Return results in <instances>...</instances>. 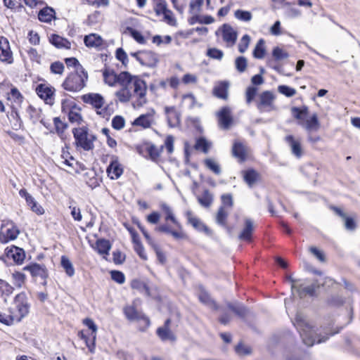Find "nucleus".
<instances>
[{
    "label": "nucleus",
    "mask_w": 360,
    "mask_h": 360,
    "mask_svg": "<svg viewBox=\"0 0 360 360\" xmlns=\"http://www.w3.org/2000/svg\"><path fill=\"white\" fill-rule=\"evenodd\" d=\"M122 88L115 93L121 103H127L131 97H136L134 106H143L148 101L146 98L147 85L146 82L138 76L131 75L125 82L120 84Z\"/></svg>",
    "instance_id": "1"
},
{
    "label": "nucleus",
    "mask_w": 360,
    "mask_h": 360,
    "mask_svg": "<svg viewBox=\"0 0 360 360\" xmlns=\"http://www.w3.org/2000/svg\"><path fill=\"white\" fill-rule=\"evenodd\" d=\"M293 324L300 333L304 344L308 347L314 345L315 342H323L328 338V337L325 336L319 338L318 334L314 330V326L309 323L306 317L301 313L296 314Z\"/></svg>",
    "instance_id": "2"
},
{
    "label": "nucleus",
    "mask_w": 360,
    "mask_h": 360,
    "mask_svg": "<svg viewBox=\"0 0 360 360\" xmlns=\"http://www.w3.org/2000/svg\"><path fill=\"white\" fill-rule=\"evenodd\" d=\"M30 304L25 292H21L15 295L8 312L13 314L15 322H20L30 311Z\"/></svg>",
    "instance_id": "3"
},
{
    "label": "nucleus",
    "mask_w": 360,
    "mask_h": 360,
    "mask_svg": "<svg viewBox=\"0 0 360 360\" xmlns=\"http://www.w3.org/2000/svg\"><path fill=\"white\" fill-rule=\"evenodd\" d=\"M88 79V73L72 72L64 80L62 86L64 89L71 92H77L81 91L86 85Z\"/></svg>",
    "instance_id": "4"
},
{
    "label": "nucleus",
    "mask_w": 360,
    "mask_h": 360,
    "mask_svg": "<svg viewBox=\"0 0 360 360\" xmlns=\"http://www.w3.org/2000/svg\"><path fill=\"white\" fill-rule=\"evenodd\" d=\"M72 134L77 147L86 151L94 149V141L96 139V136L89 134L86 127L75 128L72 130Z\"/></svg>",
    "instance_id": "5"
},
{
    "label": "nucleus",
    "mask_w": 360,
    "mask_h": 360,
    "mask_svg": "<svg viewBox=\"0 0 360 360\" xmlns=\"http://www.w3.org/2000/svg\"><path fill=\"white\" fill-rule=\"evenodd\" d=\"M131 75L126 71L122 72L120 74H116L113 70L105 68L103 72V76L105 83L110 86H113L115 84H125L127 79L129 78Z\"/></svg>",
    "instance_id": "6"
},
{
    "label": "nucleus",
    "mask_w": 360,
    "mask_h": 360,
    "mask_svg": "<svg viewBox=\"0 0 360 360\" xmlns=\"http://www.w3.org/2000/svg\"><path fill=\"white\" fill-rule=\"evenodd\" d=\"M20 231L18 227L12 221H7L1 226L0 242L7 243L10 240L16 239Z\"/></svg>",
    "instance_id": "7"
},
{
    "label": "nucleus",
    "mask_w": 360,
    "mask_h": 360,
    "mask_svg": "<svg viewBox=\"0 0 360 360\" xmlns=\"http://www.w3.org/2000/svg\"><path fill=\"white\" fill-rule=\"evenodd\" d=\"M218 117L219 127L224 129L228 130L231 128L233 123L231 109L229 106H224L217 112Z\"/></svg>",
    "instance_id": "8"
},
{
    "label": "nucleus",
    "mask_w": 360,
    "mask_h": 360,
    "mask_svg": "<svg viewBox=\"0 0 360 360\" xmlns=\"http://www.w3.org/2000/svg\"><path fill=\"white\" fill-rule=\"evenodd\" d=\"M275 99L274 94L269 91L262 92L259 95L257 108L260 111L269 112L274 109L273 103Z\"/></svg>",
    "instance_id": "9"
},
{
    "label": "nucleus",
    "mask_w": 360,
    "mask_h": 360,
    "mask_svg": "<svg viewBox=\"0 0 360 360\" xmlns=\"http://www.w3.org/2000/svg\"><path fill=\"white\" fill-rule=\"evenodd\" d=\"M288 279L292 283V289H296L300 297H302L306 295H309L310 296L315 295L316 290L320 287V284L318 283L317 281H315L306 287H302V285L297 286L295 283V280H294L291 276H289Z\"/></svg>",
    "instance_id": "10"
},
{
    "label": "nucleus",
    "mask_w": 360,
    "mask_h": 360,
    "mask_svg": "<svg viewBox=\"0 0 360 360\" xmlns=\"http://www.w3.org/2000/svg\"><path fill=\"white\" fill-rule=\"evenodd\" d=\"M0 60L11 64L13 61L9 41L5 37H0Z\"/></svg>",
    "instance_id": "11"
},
{
    "label": "nucleus",
    "mask_w": 360,
    "mask_h": 360,
    "mask_svg": "<svg viewBox=\"0 0 360 360\" xmlns=\"http://www.w3.org/2000/svg\"><path fill=\"white\" fill-rule=\"evenodd\" d=\"M24 271H28L34 278L39 277L42 280H46L49 277V272L46 266L43 264L33 263L27 265L23 268Z\"/></svg>",
    "instance_id": "12"
},
{
    "label": "nucleus",
    "mask_w": 360,
    "mask_h": 360,
    "mask_svg": "<svg viewBox=\"0 0 360 360\" xmlns=\"http://www.w3.org/2000/svg\"><path fill=\"white\" fill-rule=\"evenodd\" d=\"M19 195L20 197L25 199L27 205L30 207L32 212L37 214H43L44 213V208L38 204L35 199L27 191L26 189H20Z\"/></svg>",
    "instance_id": "13"
},
{
    "label": "nucleus",
    "mask_w": 360,
    "mask_h": 360,
    "mask_svg": "<svg viewBox=\"0 0 360 360\" xmlns=\"http://www.w3.org/2000/svg\"><path fill=\"white\" fill-rule=\"evenodd\" d=\"M55 89L52 86H47L44 84H40L36 89L38 96L44 99L47 104L52 105L53 103V94Z\"/></svg>",
    "instance_id": "14"
},
{
    "label": "nucleus",
    "mask_w": 360,
    "mask_h": 360,
    "mask_svg": "<svg viewBox=\"0 0 360 360\" xmlns=\"http://www.w3.org/2000/svg\"><path fill=\"white\" fill-rule=\"evenodd\" d=\"M123 311L128 320L133 321L142 319L144 321L146 325L149 326L150 319L143 314L138 311L134 306H126Z\"/></svg>",
    "instance_id": "15"
},
{
    "label": "nucleus",
    "mask_w": 360,
    "mask_h": 360,
    "mask_svg": "<svg viewBox=\"0 0 360 360\" xmlns=\"http://www.w3.org/2000/svg\"><path fill=\"white\" fill-rule=\"evenodd\" d=\"M106 172L108 176L112 179H118L123 173V169L118 161V158L112 156Z\"/></svg>",
    "instance_id": "16"
},
{
    "label": "nucleus",
    "mask_w": 360,
    "mask_h": 360,
    "mask_svg": "<svg viewBox=\"0 0 360 360\" xmlns=\"http://www.w3.org/2000/svg\"><path fill=\"white\" fill-rule=\"evenodd\" d=\"M165 113L167 116L168 125L170 127H176L180 124L181 114L174 106H166Z\"/></svg>",
    "instance_id": "17"
},
{
    "label": "nucleus",
    "mask_w": 360,
    "mask_h": 360,
    "mask_svg": "<svg viewBox=\"0 0 360 360\" xmlns=\"http://www.w3.org/2000/svg\"><path fill=\"white\" fill-rule=\"evenodd\" d=\"M6 256L13 259L16 264H21L25 258V253L23 249L12 245L5 250Z\"/></svg>",
    "instance_id": "18"
},
{
    "label": "nucleus",
    "mask_w": 360,
    "mask_h": 360,
    "mask_svg": "<svg viewBox=\"0 0 360 360\" xmlns=\"http://www.w3.org/2000/svg\"><path fill=\"white\" fill-rule=\"evenodd\" d=\"M171 323L170 319H167L164 323V326L162 327H159L157 330L156 333L158 336L161 339L162 341H175L176 340V336L172 332V330L169 328V326Z\"/></svg>",
    "instance_id": "19"
},
{
    "label": "nucleus",
    "mask_w": 360,
    "mask_h": 360,
    "mask_svg": "<svg viewBox=\"0 0 360 360\" xmlns=\"http://www.w3.org/2000/svg\"><path fill=\"white\" fill-rule=\"evenodd\" d=\"M139 56V62L143 66L154 67L158 61L156 54L152 51H140V55Z\"/></svg>",
    "instance_id": "20"
},
{
    "label": "nucleus",
    "mask_w": 360,
    "mask_h": 360,
    "mask_svg": "<svg viewBox=\"0 0 360 360\" xmlns=\"http://www.w3.org/2000/svg\"><path fill=\"white\" fill-rule=\"evenodd\" d=\"M221 30L223 40L229 45L233 46L237 39V32L229 24H224Z\"/></svg>",
    "instance_id": "21"
},
{
    "label": "nucleus",
    "mask_w": 360,
    "mask_h": 360,
    "mask_svg": "<svg viewBox=\"0 0 360 360\" xmlns=\"http://www.w3.org/2000/svg\"><path fill=\"white\" fill-rule=\"evenodd\" d=\"M82 101L85 103L91 105L97 110L101 109L104 104V98L99 94H84L82 97Z\"/></svg>",
    "instance_id": "22"
},
{
    "label": "nucleus",
    "mask_w": 360,
    "mask_h": 360,
    "mask_svg": "<svg viewBox=\"0 0 360 360\" xmlns=\"http://www.w3.org/2000/svg\"><path fill=\"white\" fill-rule=\"evenodd\" d=\"M285 141L290 146L292 154L296 158H300L303 155V150L300 141L295 139L292 135L286 136Z\"/></svg>",
    "instance_id": "23"
},
{
    "label": "nucleus",
    "mask_w": 360,
    "mask_h": 360,
    "mask_svg": "<svg viewBox=\"0 0 360 360\" xmlns=\"http://www.w3.org/2000/svg\"><path fill=\"white\" fill-rule=\"evenodd\" d=\"M155 110L152 109L146 114L141 115L133 122V125L140 126L144 129L149 128L153 122V115Z\"/></svg>",
    "instance_id": "24"
},
{
    "label": "nucleus",
    "mask_w": 360,
    "mask_h": 360,
    "mask_svg": "<svg viewBox=\"0 0 360 360\" xmlns=\"http://www.w3.org/2000/svg\"><path fill=\"white\" fill-rule=\"evenodd\" d=\"M232 155L238 159V162H243L247 159V148L241 142H234L232 147Z\"/></svg>",
    "instance_id": "25"
},
{
    "label": "nucleus",
    "mask_w": 360,
    "mask_h": 360,
    "mask_svg": "<svg viewBox=\"0 0 360 360\" xmlns=\"http://www.w3.org/2000/svg\"><path fill=\"white\" fill-rule=\"evenodd\" d=\"M299 124L304 128L309 134L312 131H316L320 128V122L316 113L313 114L305 122H299Z\"/></svg>",
    "instance_id": "26"
},
{
    "label": "nucleus",
    "mask_w": 360,
    "mask_h": 360,
    "mask_svg": "<svg viewBox=\"0 0 360 360\" xmlns=\"http://www.w3.org/2000/svg\"><path fill=\"white\" fill-rule=\"evenodd\" d=\"M254 231L253 221L250 218H245L244 220V227L240 234L238 238L240 240L250 241L252 238V234Z\"/></svg>",
    "instance_id": "27"
},
{
    "label": "nucleus",
    "mask_w": 360,
    "mask_h": 360,
    "mask_svg": "<svg viewBox=\"0 0 360 360\" xmlns=\"http://www.w3.org/2000/svg\"><path fill=\"white\" fill-rule=\"evenodd\" d=\"M49 41L58 49H70L71 48V43L67 39L56 34L50 36Z\"/></svg>",
    "instance_id": "28"
},
{
    "label": "nucleus",
    "mask_w": 360,
    "mask_h": 360,
    "mask_svg": "<svg viewBox=\"0 0 360 360\" xmlns=\"http://www.w3.org/2000/svg\"><path fill=\"white\" fill-rule=\"evenodd\" d=\"M244 181L249 186L252 187L258 181L259 174L254 169H248L243 172Z\"/></svg>",
    "instance_id": "29"
},
{
    "label": "nucleus",
    "mask_w": 360,
    "mask_h": 360,
    "mask_svg": "<svg viewBox=\"0 0 360 360\" xmlns=\"http://www.w3.org/2000/svg\"><path fill=\"white\" fill-rule=\"evenodd\" d=\"M84 42L87 47L97 48L103 45V40L96 34H90L84 37Z\"/></svg>",
    "instance_id": "30"
},
{
    "label": "nucleus",
    "mask_w": 360,
    "mask_h": 360,
    "mask_svg": "<svg viewBox=\"0 0 360 360\" xmlns=\"http://www.w3.org/2000/svg\"><path fill=\"white\" fill-rule=\"evenodd\" d=\"M228 308L236 315L241 319H245L248 314L249 310L243 304L240 303H227Z\"/></svg>",
    "instance_id": "31"
},
{
    "label": "nucleus",
    "mask_w": 360,
    "mask_h": 360,
    "mask_svg": "<svg viewBox=\"0 0 360 360\" xmlns=\"http://www.w3.org/2000/svg\"><path fill=\"white\" fill-rule=\"evenodd\" d=\"M111 248V244L109 240L105 239H98L95 244V249L99 255H108Z\"/></svg>",
    "instance_id": "32"
},
{
    "label": "nucleus",
    "mask_w": 360,
    "mask_h": 360,
    "mask_svg": "<svg viewBox=\"0 0 360 360\" xmlns=\"http://www.w3.org/2000/svg\"><path fill=\"white\" fill-rule=\"evenodd\" d=\"M131 286L133 289H136L146 296H150V288L146 283L140 280H133Z\"/></svg>",
    "instance_id": "33"
},
{
    "label": "nucleus",
    "mask_w": 360,
    "mask_h": 360,
    "mask_svg": "<svg viewBox=\"0 0 360 360\" xmlns=\"http://www.w3.org/2000/svg\"><path fill=\"white\" fill-rule=\"evenodd\" d=\"M228 87L229 84L227 82H220L217 86L214 87V94L219 98L226 99L227 98Z\"/></svg>",
    "instance_id": "34"
},
{
    "label": "nucleus",
    "mask_w": 360,
    "mask_h": 360,
    "mask_svg": "<svg viewBox=\"0 0 360 360\" xmlns=\"http://www.w3.org/2000/svg\"><path fill=\"white\" fill-rule=\"evenodd\" d=\"M55 11L51 8H44L39 12L38 18L40 21L49 22L51 21Z\"/></svg>",
    "instance_id": "35"
},
{
    "label": "nucleus",
    "mask_w": 360,
    "mask_h": 360,
    "mask_svg": "<svg viewBox=\"0 0 360 360\" xmlns=\"http://www.w3.org/2000/svg\"><path fill=\"white\" fill-rule=\"evenodd\" d=\"M61 266L64 269L66 274L72 277L75 274V269L71 261L65 256L61 257Z\"/></svg>",
    "instance_id": "36"
},
{
    "label": "nucleus",
    "mask_w": 360,
    "mask_h": 360,
    "mask_svg": "<svg viewBox=\"0 0 360 360\" xmlns=\"http://www.w3.org/2000/svg\"><path fill=\"white\" fill-rule=\"evenodd\" d=\"M200 301L214 309H217V305L215 302L211 298L210 295L206 291H201L198 295Z\"/></svg>",
    "instance_id": "37"
},
{
    "label": "nucleus",
    "mask_w": 360,
    "mask_h": 360,
    "mask_svg": "<svg viewBox=\"0 0 360 360\" xmlns=\"http://www.w3.org/2000/svg\"><path fill=\"white\" fill-rule=\"evenodd\" d=\"M210 148V143L204 138L200 137L196 140L194 148L198 150H201L204 153H207Z\"/></svg>",
    "instance_id": "38"
},
{
    "label": "nucleus",
    "mask_w": 360,
    "mask_h": 360,
    "mask_svg": "<svg viewBox=\"0 0 360 360\" xmlns=\"http://www.w3.org/2000/svg\"><path fill=\"white\" fill-rule=\"evenodd\" d=\"M264 40L260 39L255 47L253 51V56L258 59H262L264 57L266 50L264 49Z\"/></svg>",
    "instance_id": "39"
},
{
    "label": "nucleus",
    "mask_w": 360,
    "mask_h": 360,
    "mask_svg": "<svg viewBox=\"0 0 360 360\" xmlns=\"http://www.w3.org/2000/svg\"><path fill=\"white\" fill-rule=\"evenodd\" d=\"M198 202L205 207H209L213 201V196L208 190H205L201 197L198 198Z\"/></svg>",
    "instance_id": "40"
},
{
    "label": "nucleus",
    "mask_w": 360,
    "mask_h": 360,
    "mask_svg": "<svg viewBox=\"0 0 360 360\" xmlns=\"http://www.w3.org/2000/svg\"><path fill=\"white\" fill-rule=\"evenodd\" d=\"M161 207L166 214L165 219L172 221L178 228L181 229V225L176 219L171 208L167 204H162Z\"/></svg>",
    "instance_id": "41"
},
{
    "label": "nucleus",
    "mask_w": 360,
    "mask_h": 360,
    "mask_svg": "<svg viewBox=\"0 0 360 360\" xmlns=\"http://www.w3.org/2000/svg\"><path fill=\"white\" fill-rule=\"evenodd\" d=\"M65 61L68 67H73L75 68L73 72H84V71H86L75 58H67Z\"/></svg>",
    "instance_id": "42"
},
{
    "label": "nucleus",
    "mask_w": 360,
    "mask_h": 360,
    "mask_svg": "<svg viewBox=\"0 0 360 360\" xmlns=\"http://www.w3.org/2000/svg\"><path fill=\"white\" fill-rule=\"evenodd\" d=\"M204 163L206 167L213 172L215 174L219 175L221 174V167L215 160L211 158H207L205 160Z\"/></svg>",
    "instance_id": "43"
},
{
    "label": "nucleus",
    "mask_w": 360,
    "mask_h": 360,
    "mask_svg": "<svg viewBox=\"0 0 360 360\" xmlns=\"http://www.w3.org/2000/svg\"><path fill=\"white\" fill-rule=\"evenodd\" d=\"M234 16L236 18L243 22H250L252 18V15L250 11L240 9L235 11Z\"/></svg>",
    "instance_id": "44"
},
{
    "label": "nucleus",
    "mask_w": 360,
    "mask_h": 360,
    "mask_svg": "<svg viewBox=\"0 0 360 360\" xmlns=\"http://www.w3.org/2000/svg\"><path fill=\"white\" fill-rule=\"evenodd\" d=\"M229 213L224 209V206H221L217 212L216 216V221L218 224L221 226H225L226 223V219L228 217Z\"/></svg>",
    "instance_id": "45"
},
{
    "label": "nucleus",
    "mask_w": 360,
    "mask_h": 360,
    "mask_svg": "<svg viewBox=\"0 0 360 360\" xmlns=\"http://www.w3.org/2000/svg\"><path fill=\"white\" fill-rule=\"evenodd\" d=\"M12 276L15 286L18 288H22L25 283L26 276L21 272L16 271L13 274Z\"/></svg>",
    "instance_id": "46"
},
{
    "label": "nucleus",
    "mask_w": 360,
    "mask_h": 360,
    "mask_svg": "<svg viewBox=\"0 0 360 360\" xmlns=\"http://www.w3.org/2000/svg\"><path fill=\"white\" fill-rule=\"evenodd\" d=\"M163 146L159 149L155 145L152 144L148 148L147 151L150 159L153 161H156L159 158Z\"/></svg>",
    "instance_id": "47"
},
{
    "label": "nucleus",
    "mask_w": 360,
    "mask_h": 360,
    "mask_svg": "<svg viewBox=\"0 0 360 360\" xmlns=\"http://www.w3.org/2000/svg\"><path fill=\"white\" fill-rule=\"evenodd\" d=\"M154 10L157 15H160L167 9V4L165 0H154Z\"/></svg>",
    "instance_id": "48"
},
{
    "label": "nucleus",
    "mask_w": 360,
    "mask_h": 360,
    "mask_svg": "<svg viewBox=\"0 0 360 360\" xmlns=\"http://www.w3.org/2000/svg\"><path fill=\"white\" fill-rule=\"evenodd\" d=\"M235 65L239 72H244L248 65L247 59L244 56H239L236 58Z\"/></svg>",
    "instance_id": "49"
},
{
    "label": "nucleus",
    "mask_w": 360,
    "mask_h": 360,
    "mask_svg": "<svg viewBox=\"0 0 360 360\" xmlns=\"http://www.w3.org/2000/svg\"><path fill=\"white\" fill-rule=\"evenodd\" d=\"M272 56L276 60H281L288 58L289 56L288 53L286 51H283L278 46H276L273 49Z\"/></svg>",
    "instance_id": "50"
},
{
    "label": "nucleus",
    "mask_w": 360,
    "mask_h": 360,
    "mask_svg": "<svg viewBox=\"0 0 360 360\" xmlns=\"http://www.w3.org/2000/svg\"><path fill=\"white\" fill-rule=\"evenodd\" d=\"M207 56L212 59L220 60L224 56V53L221 50L217 48H210L207 49Z\"/></svg>",
    "instance_id": "51"
},
{
    "label": "nucleus",
    "mask_w": 360,
    "mask_h": 360,
    "mask_svg": "<svg viewBox=\"0 0 360 360\" xmlns=\"http://www.w3.org/2000/svg\"><path fill=\"white\" fill-rule=\"evenodd\" d=\"M53 123L56 127L57 134L61 136L64 131L67 129L68 124L63 122L59 117H55L53 119Z\"/></svg>",
    "instance_id": "52"
},
{
    "label": "nucleus",
    "mask_w": 360,
    "mask_h": 360,
    "mask_svg": "<svg viewBox=\"0 0 360 360\" xmlns=\"http://www.w3.org/2000/svg\"><path fill=\"white\" fill-rule=\"evenodd\" d=\"M309 252L321 262H326V258L324 252L314 246H311Z\"/></svg>",
    "instance_id": "53"
},
{
    "label": "nucleus",
    "mask_w": 360,
    "mask_h": 360,
    "mask_svg": "<svg viewBox=\"0 0 360 360\" xmlns=\"http://www.w3.org/2000/svg\"><path fill=\"white\" fill-rule=\"evenodd\" d=\"M125 120L123 117L116 115L112 118V127L116 130H120L124 128Z\"/></svg>",
    "instance_id": "54"
},
{
    "label": "nucleus",
    "mask_w": 360,
    "mask_h": 360,
    "mask_svg": "<svg viewBox=\"0 0 360 360\" xmlns=\"http://www.w3.org/2000/svg\"><path fill=\"white\" fill-rule=\"evenodd\" d=\"M278 92L287 97H292L296 94V90L286 85H280L278 87Z\"/></svg>",
    "instance_id": "55"
},
{
    "label": "nucleus",
    "mask_w": 360,
    "mask_h": 360,
    "mask_svg": "<svg viewBox=\"0 0 360 360\" xmlns=\"http://www.w3.org/2000/svg\"><path fill=\"white\" fill-rule=\"evenodd\" d=\"M127 30L129 32L130 35L139 44H143L146 43V40L142 34L131 27H127Z\"/></svg>",
    "instance_id": "56"
},
{
    "label": "nucleus",
    "mask_w": 360,
    "mask_h": 360,
    "mask_svg": "<svg viewBox=\"0 0 360 360\" xmlns=\"http://www.w3.org/2000/svg\"><path fill=\"white\" fill-rule=\"evenodd\" d=\"M189 223L197 230L201 231L202 226L203 224L199 219L193 217L191 216V212L188 211L186 213Z\"/></svg>",
    "instance_id": "57"
},
{
    "label": "nucleus",
    "mask_w": 360,
    "mask_h": 360,
    "mask_svg": "<svg viewBox=\"0 0 360 360\" xmlns=\"http://www.w3.org/2000/svg\"><path fill=\"white\" fill-rule=\"evenodd\" d=\"M0 322L6 326H11L15 322V319L11 313L6 314L0 311Z\"/></svg>",
    "instance_id": "58"
},
{
    "label": "nucleus",
    "mask_w": 360,
    "mask_h": 360,
    "mask_svg": "<svg viewBox=\"0 0 360 360\" xmlns=\"http://www.w3.org/2000/svg\"><path fill=\"white\" fill-rule=\"evenodd\" d=\"M111 278L119 284H122L125 281L124 274L120 271L113 270L110 271Z\"/></svg>",
    "instance_id": "59"
},
{
    "label": "nucleus",
    "mask_w": 360,
    "mask_h": 360,
    "mask_svg": "<svg viewBox=\"0 0 360 360\" xmlns=\"http://www.w3.org/2000/svg\"><path fill=\"white\" fill-rule=\"evenodd\" d=\"M116 58L117 60L122 62L124 67H127L129 59L126 52L122 48H119L116 50Z\"/></svg>",
    "instance_id": "60"
},
{
    "label": "nucleus",
    "mask_w": 360,
    "mask_h": 360,
    "mask_svg": "<svg viewBox=\"0 0 360 360\" xmlns=\"http://www.w3.org/2000/svg\"><path fill=\"white\" fill-rule=\"evenodd\" d=\"M250 41V37H249V35L245 34L242 37L240 42L238 44V51L240 53H244L247 50V49L249 46Z\"/></svg>",
    "instance_id": "61"
},
{
    "label": "nucleus",
    "mask_w": 360,
    "mask_h": 360,
    "mask_svg": "<svg viewBox=\"0 0 360 360\" xmlns=\"http://www.w3.org/2000/svg\"><path fill=\"white\" fill-rule=\"evenodd\" d=\"M50 69L53 74L62 75L64 71V65L62 63L57 61L51 65Z\"/></svg>",
    "instance_id": "62"
},
{
    "label": "nucleus",
    "mask_w": 360,
    "mask_h": 360,
    "mask_svg": "<svg viewBox=\"0 0 360 360\" xmlns=\"http://www.w3.org/2000/svg\"><path fill=\"white\" fill-rule=\"evenodd\" d=\"M236 352L240 356L248 355L251 353V349L243 345L242 343H239L235 348Z\"/></svg>",
    "instance_id": "63"
},
{
    "label": "nucleus",
    "mask_w": 360,
    "mask_h": 360,
    "mask_svg": "<svg viewBox=\"0 0 360 360\" xmlns=\"http://www.w3.org/2000/svg\"><path fill=\"white\" fill-rule=\"evenodd\" d=\"M204 0H191L189 4V12L193 13L195 10L199 11L200 7L202 6Z\"/></svg>",
    "instance_id": "64"
}]
</instances>
